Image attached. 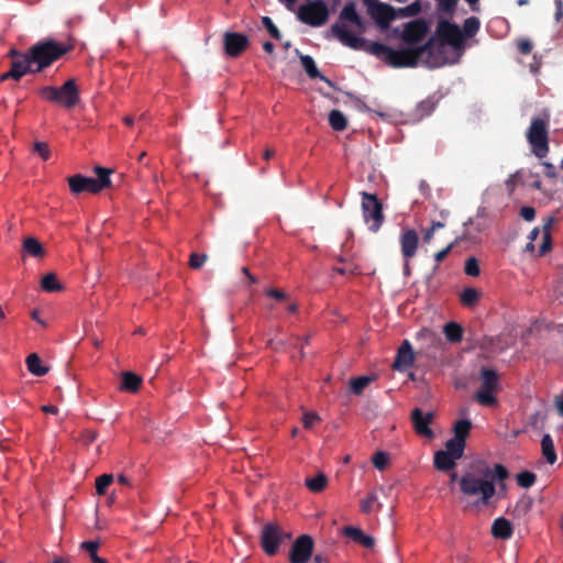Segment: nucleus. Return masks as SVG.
Instances as JSON below:
<instances>
[{
    "mask_svg": "<svg viewBox=\"0 0 563 563\" xmlns=\"http://www.w3.org/2000/svg\"><path fill=\"white\" fill-rule=\"evenodd\" d=\"M421 12V3L419 0H416L415 2L410 3L409 5L399 9L398 13L400 16L407 18V16H415Z\"/></svg>",
    "mask_w": 563,
    "mask_h": 563,
    "instance_id": "ea45409f",
    "label": "nucleus"
},
{
    "mask_svg": "<svg viewBox=\"0 0 563 563\" xmlns=\"http://www.w3.org/2000/svg\"><path fill=\"white\" fill-rule=\"evenodd\" d=\"M40 96L45 100L59 104L66 109H73L79 101V90L76 79L67 80L60 87L45 86L40 89Z\"/></svg>",
    "mask_w": 563,
    "mask_h": 563,
    "instance_id": "423d86ee",
    "label": "nucleus"
},
{
    "mask_svg": "<svg viewBox=\"0 0 563 563\" xmlns=\"http://www.w3.org/2000/svg\"><path fill=\"white\" fill-rule=\"evenodd\" d=\"M313 563H329V559L323 554L317 553L313 556Z\"/></svg>",
    "mask_w": 563,
    "mask_h": 563,
    "instance_id": "680f3d73",
    "label": "nucleus"
},
{
    "mask_svg": "<svg viewBox=\"0 0 563 563\" xmlns=\"http://www.w3.org/2000/svg\"><path fill=\"white\" fill-rule=\"evenodd\" d=\"M300 62H301V65H302L305 71L311 79L319 78L320 80L331 85V81L319 71V69L317 68V65L311 56L302 55V56H300Z\"/></svg>",
    "mask_w": 563,
    "mask_h": 563,
    "instance_id": "5701e85b",
    "label": "nucleus"
},
{
    "mask_svg": "<svg viewBox=\"0 0 563 563\" xmlns=\"http://www.w3.org/2000/svg\"><path fill=\"white\" fill-rule=\"evenodd\" d=\"M465 450V444L456 439H450L445 442V449L443 450L453 459H462Z\"/></svg>",
    "mask_w": 563,
    "mask_h": 563,
    "instance_id": "2f4dec72",
    "label": "nucleus"
},
{
    "mask_svg": "<svg viewBox=\"0 0 563 563\" xmlns=\"http://www.w3.org/2000/svg\"><path fill=\"white\" fill-rule=\"evenodd\" d=\"M481 387L476 391L475 400L485 407L497 405L495 393L498 390V374L495 369L483 367L479 373Z\"/></svg>",
    "mask_w": 563,
    "mask_h": 563,
    "instance_id": "0eeeda50",
    "label": "nucleus"
},
{
    "mask_svg": "<svg viewBox=\"0 0 563 563\" xmlns=\"http://www.w3.org/2000/svg\"><path fill=\"white\" fill-rule=\"evenodd\" d=\"M33 152L38 154L42 159L47 161L51 157V150L46 142H35Z\"/></svg>",
    "mask_w": 563,
    "mask_h": 563,
    "instance_id": "c03bdc74",
    "label": "nucleus"
},
{
    "mask_svg": "<svg viewBox=\"0 0 563 563\" xmlns=\"http://www.w3.org/2000/svg\"><path fill=\"white\" fill-rule=\"evenodd\" d=\"M113 482V475L112 474H102L96 479V492L98 495H104L107 492V488L110 486V484Z\"/></svg>",
    "mask_w": 563,
    "mask_h": 563,
    "instance_id": "4c0bfd02",
    "label": "nucleus"
},
{
    "mask_svg": "<svg viewBox=\"0 0 563 563\" xmlns=\"http://www.w3.org/2000/svg\"><path fill=\"white\" fill-rule=\"evenodd\" d=\"M434 230L429 228L426 232H424V235H423V241L426 243H430V241L433 239V234H434Z\"/></svg>",
    "mask_w": 563,
    "mask_h": 563,
    "instance_id": "e2e57ef3",
    "label": "nucleus"
},
{
    "mask_svg": "<svg viewBox=\"0 0 563 563\" xmlns=\"http://www.w3.org/2000/svg\"><path fill=\"white\" fill-rule=\"evenodd\" d=\"M509 477L508 470L500 463L490 467L486 462H478L473 472H468L459 478L456 472L450 474L451 484L459 481L461 492L466 496H476L477 505L488 507L497 494V484L505 487V481Z\"/></svg>",
    "mask_w": 563,
    "mask_h": 563,
    "instance_id": "f03ea898",
    "label": "nucleus"
},
{
    "mask_svg": "<svg viewBox=\"0 0 563 563\" xmlns=\"http://www.w3.org/2000/svg\"><path fill=\"white\" fill-rule=\"evenodd\" d=\"M41 410L45 413L56 415L58 412V408L54 405H44L41 407Z\"/></svg>",
    "mask_w": 563,
    "mask_h": 563,
    "instance_id": "bf43d9fd",
    "label": "nucleus"
},
{
    "mask_svg": "<svg viewBox=\"0 0 563 563\" xmlns=\"http://www.w3.org/2000/svg\"><path fill=\"white\" fill-rule=\"evenodd\" d=\"M266 295L276 300H285L287 298V295L283 290L275 289V288L267 289Z\"/></svg>",
    "mask_w": 563,
    "mask_h": 563,
    "instance_id": "6e6d98bb",
    "label": "nucleus"
},
{
    "mask_svg": "<svg viewBox=\"0 0 563 563\" xmlns=\"http://www.w3.org/2000/svg\"><path fill=\"white\" fill-rule=\"evenodd\" d=\"M73 48L74 46L71 44L60 43L53 38H45L33 44L29 48V53L34 65V71H43L73 51Z\"/></svg>",
    "mask_w": 563,
    "mask_h": 563,
    "instance_id": "7ed1b4c3",
    "label": "nucleus"
},
{
    "mask_svg": "<svg viewBox=\"0 0 563 563\" xmlns=\"http://www.w3.org/2000/svg\"><path fill=\"white\" fill-rule=\"evenodd\" d=\"M439 10L443 13L452 14L455 11L459 0H437Z\"/></svg>",
    "mask_w": 563,
    "mask_h": 563,
    "instance_id": "3c124183",
    "label": "nucleus"
},
{
    "mask_svg": "<svg viewBox=\"0 0 563 563\" xmlns=\"http://www.w3.org/2000/svg\"><path fill=\"white\" fill-rule=\"evenodd\" d=\"M8 56L11 58L10 75L13 80L19 81L26 74H36L29 49L21 52L12 48L9 51Z\"/></svg>",
    "mask_w": 563,
    "mask_h": 563,
    "instance_id": "f8f14e48",
    "label": "nucleus"
},
{
    "mask_svg": "<svg viewBox=\"0 0 563 563\" xmlns=\"http://www.w3.org/2000/svg\"><path fill=\"white\" fill-rule=\"evenodd\" d=\"M274 48H275V45L272 42L266 41L263 43V49L266 53L272 54L274 52Z\"/></svg>",
    "mask_w": 563,
    "mask_h": 563,
    "instance_id": "0e129e2a",
    "label": "nucleus"
},
{
    "mask_svg": "<svg viewBox=\"0 0 563 563\" xmlns=\"http://www.w3.org/2000/svg\"><path fill=\"white\" fill-rule=\"evenodd\" d=\"M344 533L346 537L351 538L355 542L362 544L365 548H373L375 544L374 538L365 534L360 528L356 527H346L344 529Z\"/></svg>",
    "mask_w": 563,
    "mask_h": 563,
    "instance_id": "4be33fe9",
    "label": "nucleus"
},
{
    "mask_svg": "<svg viewBox=\"0 0 563 563\" xmlns=\"http://www.w3.org/2000/svg\"><path fill=\"white\" fill-rule=\"evenodd\" d=\"M275 155V151L274 150H271V148H267L264 151L263 153V158L268 161L271 159L273 156Z\"/></svg>",
    "mask_w": 563,
    "mask_h": 563,
    "instance_id": "774afa93",
    "label": "nucleus"
},
{
    "mask_svg": "<svg viewBox=\"0 0 563 563\" xmlns=\"http://www.w3.org/2000/svg\"><path fill=\"white\" fill-rule=\"evenodd\" d=\"M329 124L334 131H343L347 126V120L340 110H331L329 113Z\"/></svg>",
    "mask_w": 563,
    "mask_h": 563,
    "instance_id": "7c9ffc66",
    "label": "nucleus"
},
{
    "mask_svg": "<svg viewBox=\"0 0 563 563\" xmlns=\"http://www.w3.org/2000/svg\"><path fill=\"white\" fill-rule=\"evenodd\" d=\"M542 166H543V174L545 177L548 178H555L556 177V170H555V167L553 164L549 163V162H543L542 163Z\"/></svg>",
    "mask_w": 563,
    "mask_h": 563,
    "instance_id": "5fc2aeb1",
    "label": "nucleus"
},
{
    "mask_svg": "<svg viewBox=\"0 0 563 563\" xmlns=\"http://www.w3.org/2000/svg\"><path fill=\"white\" fill-rule=\"evenodd\" d=\"M553 223V218H548L545 223L543 224V242L540 246L539 253L540 255H544L552 247L551 234L550 230Z\"/></svg>",
    "mask_w": 563,
    "mask_h": 563,
    "instance_id": "f704fd0d",
    "label": "nucleus"
},
{
    "mask_svg": "<svg viewBox=\"0 0 563 563\" xmlns=\"http://www.w3.org/2000/svg\"><path fill=\"white\" fill-rule=\"evenodd\" d=\"M410 419L413 430L418 435L427 439H433L434 432L430 428V424L434 419L433 412H423L420 408H415L411 411Z\"/></svg>",
    "mask_w": 563,
    "mask_h": 563,
    "instance_id": "2eb2a0df",
    "label": "nucleus"
},
{
    "mask_svg": "<svg viewBox=\"0 0 563 563\" xmlns=\"http://www.w3.org/2000/svg\"><path fill=\"white\" fill-rule=\"evenodd\" d=\"M344 21L353 24L358 33L365 32L366 25L356 11L355 2H346L339 14V21L331 26L333 35L343 45L352 49L364 51L374 55L393 68L416 67L419 63L424 64L429 68L441 67V57H432L434 36H431L423 45L417 47L394 49L386 44L367 42L364 37L356 36L346 29V25L343 23Z\"/></svg>",
    "mask_w": 563,
    "mask_h": 563,
    "instance_id": "f257e3e1",
    "label": "nucleus"
},
{
    "mask_svg": "<svg viewBox=\"0 0 563 563\" xmlns=\"http://www.w3.org/2000/svg\"><path fill=\"white\" fill-rule=\"evenodd\" d=\"M537 476L534 473L523 471L517 475V483L523 488H529L536 483Z\"/></svg>",
    "mask_w": 563,
    "mask_h": 563,
    "instance_id": "58836bf2",
    "label": "nucleus"
},
{
    "mask_svg": "<svg viewBox=\"0 0 563 563\" xmlns=\"http://www.w3.org/2000/svg\"><path fill=\"white\" fill-rule=\"evenodd\" d=\"M541 451L543 457L549 464L553 465L556 462L558 456L554 448V442L549 433L542 437Z\"/></svg>",
    "mask_w": 563,
    "mask_h": 563,
    "instance_id": "393cba45",
    "label": "nucleus"
},
{
    "mask_svg": "<svg viewBox=\"0 0 563 563\" xmlns=\"http://www.w3.org/2000/svg\"><path fill=\"white\" fill-rule=\"evenodd\" d=\"M401 255L406 262H409L416 256L419 246V235L413 229L402 230L400 238Z\"/></svg>",
    "mask_w": 563,
    "mask_h": 563,
    "instance_id": "a211bd4d",
    "label": "nucleus"
},
{
    "mask_svg": "<svg viewBox=\"0 0 563 563\" xmlns=\"http://www.w3.org/2000/svg\"><path fill=\"white\" fill-rule=\"evenodd\" d=\"M481 292L473 287H466L460 295L461 303L466 308H473L479 300Z\"/></svg>",
    "mask_w": 563,
    "mask_h": 563,
    "instance_id": "c85d7f7f",
    "label": "nucleus"
},
{
    "mask_svg": "<svg viewBox=\"0 0 563 563\" xmlns=\"http://www.w3.org/2000/svg\"><path fill=\"white\" fill-rule=\"evenodd\" d=\"M464 272L466 275L477 277L481 273L478 261L475 257H470L465 262Z\"/></svg>",
    "mask_w": 563,
    "mask_h": 563,
    "instance_id": "37998d69",
    "label": "nucleus"
},
{
    "mask_svg": "<svg viewBox=\"0 0 563 563\" xmlns=\"http://www.w3.org/2000/svg\"><path fill=\"white\" fill-rule=\"evenodd\" d=\"M373 380L369 376H358L350 382V390L354 395H361L363 390L371 384Z\"/></svg>",
    "mask_w": 563,
    "mask_h": 563,
    "instance_id": "e433bc0d",
    "label": "nucleus"
},
{
    "mask_svg": "<svg viewBox=\"0 0 563 563\" xmlns=\"http://www.w3.org/2000/svg\"><path fill=\"white\" fill-rule=\"evenodd\" d=\"M313 552V539L308 534L298 537L289 551L290 563H307Z\"/></svg>",
    "mask_w": 563,
    "mask_h": 563,
    "instance_id": "ddd939ff",
    "label": "nucleus"
},
{
    "mask_svg": "<svg viewBox=\"0 0 563 563\" xmlns=\"http://www.w3.org/2000/svg\"><path fill=\"white\" fill-rule=\"evenodd\" d=\"M531 177L533 178V180L531 183H529V186L537 189V190H541L542 189V183L540 180V177L538 174H531Z\"/></svg>",
    "mask_w": 563,
    "mask_h": 563,
    "instance_id": "13d9d810",
    "label": "nucleus"
},
{
    "mask_svg": "<svg viewBox=\"0 0 563 563\" xmlns=\"http://www.w3.org/2000/svg\"><path fill=\"white\" fill-rule=\"evenodd\" d=\"M556 12H555V19L556 21H560L563 16V5L561 0H556Z\"/></svg>",
    "mask_w": 563,
    "mask_h": 563,
    "instance_id": "052dcab7",
    "label": "nucleus"
},
{
    "mask_svg": "<svg viewBox=\"0 0 563 563\" xmlns=\"http://www.w3.org/2000/svg\"><path fill=\"white\" fill-rule=\"evenodd\" d=\"M435 108V103L432 100H423L421 101L418 107L417 111L419 112L420 118L427 117L432 113V111Z\"/></svg>",
    "mask_w": 563,
    "mask_h": 563,
    "instance_id": "de8ad7c7",
    "label": "nucleus"
},
{
    "mask_svg": "<svg viewBox=\"0 0 563 563\" xmlns=\"http://www.w3.org/2000/svg\"><path fill=\"white\" fill-rule=\"evenodd\" d=\"M23 250L33 257H42L45 254L43 245L35 238H26L23 241Z\"/></svg>",
    "mask_w": 563,
    "mask_h": 563,
    "instance_id": "c756f323",
    "label": "nucleus"
},
{
    "mask_svg": "<svg viewBox=\"0 0 563 563\" xmlns=\"http://www.w3.org/2000/svg\"><path fill=\"white\" fill-rule=\"evenodd\" d=\"M464 31L468 34V35H473L475 34L478 29H479V20L475 16H471V18H467L465 21H464Z\"/></svg>",
    "mask_w": 563,
    "mask_h": 563,
    "instance_id": "8fccbe9b",
    "label": "nucleus"
},
{
    "mask_svg": "<svg viewBox=\"0 0 563 563\" xmlns=\"http://www.w3.org/2000/svg\"><path fill=\"white\" fill-rule=\"evenodd\" d=\"M373 464L374 466L379 470V471H384L386 468V466L388 465V462H389V456L387 453L383 452V451H378L374 454L373 456Z\"/></svg>",
    "mask_w": 563,
    "mask_h": 563,
    "instance_id": "79ce46f5",
    "label": "nucleus"
},
{
    "mask_svg": "<svg viewBox=\"0 0 563 563\" xmlns=\"http://www.w3.org/2000/svg\"><path fill=\"white\" fill-rule=\"evenodd\" d=\"M429 32V24L424 19H416L405 23L401 40L407 45L420 43Z\"/></svg>",
    "mask_w": 563,
    "mask_h": 563,
    "instance_id": "4468645a",
    "label": "nucleus"
},
{
    "mask_svg": "<svg viewBox=\"0 0 563 563\" xmlns=\"http://www.w3.org/2000/svg\"><path fill=\"white\" fill-rule=\"evenodd\" d=\"M25 363L29 372L35 376H44L48 373V367L42 365V360L36 353L30 354Z\"/></svg>",
    "mask_w": 563,
    "mask_h": 563,
    "instance_id": "a878e982",
    "label": "nucleus"
},
{
    "mask_svg": "<svg viewBox=\"0 0 563 563\" xmlns=\"http://www.w3.org/2000/svg\"><path fill=\"white\" fill-rule=\"evenodd\" d=\"M539 234H540L539 228H534L533 230L530 231L528 238L530 241H536L538 239Z\"/></svg>",
    "mask_w": 563,
    "mask_h": 563,
    "instance_id": "338daca9",
    "label": "nucleus"
},
{
    "mask_svg": "<svg viewBox=\"0 0 563 563\" xmlns=\"http://www.w3.org/2000/svg\"><path fill=\"white\" fill-rule=\"evenodd\" d=\"M142 384V378L132 373V372H124L122 373V379H121V390H125L129 393H135L140 389Z\"/></svg>",
    "mask_w": 563,
    "mask_h": 563,
    "instance_id": "b1692460",
    "label": "nucleus"
},
{
    "mask_svg": "<svg viewBox=\"0 0 563 563\" xmlns=\"http://www.w3.org/2000/svg\"><path fill=\"white\" fill-rule=\"evenodd\" d=\"M321 420L319 415L314 411H306L302 416V424L306 429H311L316 423Z\"/></svg>",
    "mask_w": 563,
    "mask_h": 563,
    "instance_id": "a18cd8bd",
    "label": "nucleus"
},
{
    "mask_svg": "<svg viewBox=\"0 0 563 563\" xmlns=\"http://www.w3.org/2000/svg\"><path fill=\"white\" fill-rule=\"evenodd\" d=\"M533 154L543 158L549 152L548 123L541 118H533L527 132Z\"/></svg>",
    "mask_w": 563,
    "mask_h": 563,
    "instance_id": "6e6552de",
    "label": "nucleus"
},
{
    "mask_svg": "<svg viewBox=\"0 0 563 563\" xmlns=\"http://www.w3.org/2000/svg\"><path fill=\"white\" fill-rule=\"evenodd\" d=\"M361 196L364 221L366 224H368L369 231L377 232L385 219L383 213V205L375 194L363 191L361 192Z\"/></svg>",
    "mask_w": 563,
    "mask_h": 563,
    "instance_id": "1a4fd4ad",
    "label": "nucleus"
},
{
    "mask_svg": "<svg viewBox=\"0 0 563 563\" xmlns=\"http://www.w3.org/2000/svg\"><path fill=\"white\" fill-rule=\"evenodd\" d=\"M262 24L267 30V32L269 33V35L273 38H275V40L282 38L280 31L278 30V27L275 25V23L273 22V20L269 16H263Z\"/></svg>",
    "mask_w": 563,
    "mask_h": 563,
    "instance_id": "a19ab883",
    "label": "nucleus"
},
{
    "mask_svg": "<svg viewBox=\"0 0 563 563\" xmlns=\"http://www.w3.org/2000/svg\"><path fill=\"white\" fill-rule=\"evenodd\" d=\"M415 361V354L411 344L405 340L397 351L393 368L399 372H406L410 368Z\"/></svg>",
    "mask_w": 563,
    "mask_h": 563,
    "instance_id": "6ab92c4d",
    "label": "nucleus"
},
{
    "mask_svg": "<svg viewBox=\"0 0 563 563\" xmlns=\"http://www.w3.org/2000/svg\"><path fill=\"white\" fill-rule=\"evenodd\" d=\"M377 501V495L375 493H369L367 496L361 501V509L365 514H369L373 510L374 504Z\"/></svg>",
    "mask_w": 563,
    "mask_h": 563,
    "instance_id": "09e8293b",
    "label": "nucleus"
},
{
    "mask_svg": "<svg viewBox=\"0 0 563 563\" xmlns=\"http://www.w3.org/2000/svg\"><path fill=\"white\" fill-rule=\"evenodd\" d=\"M367 13L380 29H387L390 22L396 18L395 9L380 1L367 5Z\"/></svg>",
    "mask_w": 563,
    "mask_h": 563,
    "instance_id": "dca6fc26",
    "label": "nucleus"
},
{
    "mask_svg": "<svg viewBox=\"0 0 563 563\" xmlns=\"http://www.w3.org/2000/svg\"><path fill=\"white\" fill-rule=\"evenodd\" d=\"M512 525L508 519L499 517L494 520L492 525V534L494 538L500 540H508L512 537Z\"/></svg>",
    "mask_w": 563,
    "mask_h": 563,
    "instance_id": "aec40b11",
    "label": "nucleus"
},
{
    "mask_svg": "<svg viewBox=\"0 0 563 563\" xmlns=\"http://www.w3.org/2000/svg\"><path fill=\"white\" fill-rule=\"evenodd\" d=\"M208 260L207 254H198V253H191L189 257V266L192 269H199L202 267V265Z\"/></svg>",
    "mask_w": 563,
    "mask_h": 563,
    "instance_id": "49530a36",
    "label": "nucleus"
},
{
    "mask_svg": "<svg viewBox=\"0 0 563 563\" xmlns=\"http://www.w3.org/2000/svg\"><path fill=\"white\" fill-rule=\"evenodd\" d=\"M329 9L324 1L313 0L298 8V19L310 26L318 27L325 24L329 19Z\"/></svg>",
    "mask_w": 563,
    "mask_h": 563,
    "instance_id": "9d476101",
    "label": "nucleus"
},
{
    "mask_svg": "<svg viewBox=\"0 0 563 563\" xmlns=\"http://www.w3.org/2000/svg\"><path fill=\"white\" fill-rule=\"evenodd\" d=\"M80 548L82 550H85L89 556H90V560L93 562V563H108V561L106 559H102L100 556H98L97 554V551H98V548H99V543L96 542V541H85L80 544Z\"/></svg>",
    "mask_w": 563,
    "mask_h": 563,
    "instance_id": "c9c22d12",
    "label": "nucleus"
},
{
    "mask_svg": "<svg viewBox=\"0 0 563 563\" xmlns=\"http://www.w3.org/2000/svg\"><path fill=\"white\" fill-rule=\"evenodd\" d=\"M96 178L86 177L81 174H76L67 178L69 189L73 195H80L82 192L99 194L106 188L111 186L110 175L112 169L102 166H96Z\"/></svg>",
    "mask_w": 563,
    "mask_h": 563,
    "instance_id": "20e7f679",
    "label": "nucleus"
},
{
    "mask_svg": "<svg viewBox=\"0 0 563 563\" xmlns=\"http://www.w3.org/2000/svg\"><path fill=\"white\" fill-rule=\"evenodd\" d=\"M290 538L291 534L285 532L277 523L268 522L261 532V547L267 555L273 556L278 552L279 545Z\"/></svg>",
    "mask_w": 563,
    "mask_h": 563,
    "instance_id": "9b49d317",
    "label": "nucleus"
},
{
    "mask_svg": "<svg viewBox=\"0 0 563 563\" xmlns=\"http://www.w3.org/2000/svg\"><path fill=\"white\" fill-rule=\"evenodd\" d=\"M519 214L523 220L531 222L536 218V209L530 206H523L521 207Z\"/></svg>",
    "mask_w": 563,
    "mask_h": 563,
    "instance_id": "864d4df0",
    "label": "nucleus"
},
{
    "mask_svg": "<svg viewBox=\"0 0 563 563\" xmlns=\"http://www.w3.org/2000/svg\"><path fill=\"white\" fill-rule=\"evenodd\" d=\"M327 484L328 478L323 473H319L317 476L306 479V486L312 493L322 492L325 488Z\"/></svg>",
    "mask_w": 563,
    "mask_h": 563,
    "instance_id": "72a5a7b5",
    "label": "nucleus"
},
{
    "mask_svg": "<svg viewBox=\"0 0 563 563\" xmlns=\"http://www.w3.org/2000/svg\"><path fill=\"white\" fill-rule=\"evenodd\" d=\"M456 461L457 459H453L442 450L437 451L433 456L434 468L441 472L452 471L456 466Z\"/></svg>",
    "mask_w": 563,
    "mask_h": 563,
    "instance_id": "412c9836",
    "label": "nucleus"
},
{
    "mask_svg": "<svg viewBox=\"0 0 563 563\" xmlns=\"http://www.w3.org/2000/svg\"><path fill=\"white\" fill-rule=\"evenodd\" d=\"M463 332L462 325L454 321L448 322L443 328V333L451 343H460L463 339Z\"/></svg>",
    "mask_w": 563,
    "mask_h": 563,
    "instance_id": "bb28decb",
    "label": "nucleus"
},
{
    "mask_svg": "<svg viewBox=\"0 0 563 563\" xmlns=\"http://www.w3.org/2000/svg\"><path fill=\"white\" fill-rule=\"evenodd\" d=\"M225 53L239 57L249 46V38L242 33L227 32L223 38Z\"/></svg>",
    "mask_w": 563,
    "mask_h": 563,
    "instance_id": "f3484780",
    "label": "nucleus"
},
{
    "mask_svg": "<svg viewBox=\"0 0 563 563\" xmlns=\"http://www.w3.org/2000/svg\"><path fill=\"white\" fill-rule=\"evenodd\" d=\"M471 429H472L471 420H468V419L457 420L453 427V432H454L453 439H456V440L463 442L464 444H466V439L470 435Z\"/></svg>",
    "mask_w": 563,
    "mask_h": 563,
    "instance_id": "cd10ccee",
    "label": "nucleus"
},
{
    "mask_svg": "<svg viewBox=\"0 0 563 563\" xmlns=\"http://www.w3.org/2000/svg\"><path fill=\"white\" fill-rule=\"evenodd\" d=\"M31 317L34 321L38 322L40 324H42L43 327H45V322L40 318V312L38 310H33L32 313H31Z\"/></svg>",
    "mask_w": 563,
    "mask_h": 563,
    "instance_id": "69168bd1",
    "label": "nucleus"
},
{
    "mask_svg": "<svg viewBox=\"0 0 563 563\" xmlns=\"http://www.w3.org/2000/svg\"><path fill=\"white\" fill-rule=\"evenodd\" d=\"M435 35L438 40L434 37L432 57H441V66H443L446 63V57L444 55L445 45L460 48L463 45L464 37L460 26L446 20H440L438 22Z\"/></svg>",
    "mask_w": 563,
    "mask_h": 563,
    "instance_id": "39448f33",
    "label": "nucleus"
},
{
    "mask_svg": "<svg viewBox=\"0 0 563 563\" xmlns=\"http://www.w3.org/2000/svg\"><path fill=\"white\" fill-rule=\"evenodd\" d=\"M453 247V243L449 244L446 247L442 249L441 251L437 252L434 254V260L437 263H441L451 252Z\"/></svg>",
    "mask_w": 563,
    "mask_h": 563,
    "instance_id": "4d7b16f0",
    "label": "nucleus"
},
{
    "mask_svg": "<svg viewBox=\"0 0 563 563\" xmlns=\"http://www.w3.org/2000/svg\"><path fill=\"white\" fill-rule=\"evenodd\" d=\"M41 287L47 292L59 291L63 289L62 284L54 273L46 274L41 280Z\"/></svg>",
    "mask_w": 563,
    "mask_h": 563,
    "instance_id": "473e14b6",
    "label": "nucleus"
},
{
    "mask_svg": "<svg viewBox=\"0 0 563 563\" xmlns=\"http://www.w3.org/2000/svg\"><path fill=\"white\" fill-rule=\"evenodd\" d=\"M517 48L520 54L522 55H529L532 52L533 45L530 40L528 38H520L517 42Z\"/></svg>",
    "mask_w": 563,
    "mask_h": 563,
    "instance_id": "603ef678",
    "label": "nucleus"
}]
</instances>
